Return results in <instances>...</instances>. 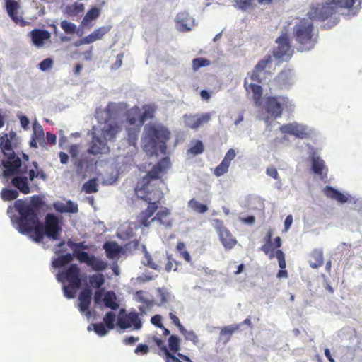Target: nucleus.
Masks as SVG:
<instances>
[{"label":"nucleus","instance_id":"obj_1","mask_svg":"<svg viewBox=\"0 0 362 362\" xmlns=\"http://www.w3.org/2000/svg\"><path fill=\"white\" fill-rule=\"evenodd\" d=\"M7 213L18 231L28 235L36 243H40L45 235L53 240H59L62 229L59 219L54 215L48 214L42 224L37 210L22 199L16 200L13 207L9 206Z\"/></svg>","mask_w":362,"mask_h":362},{"label":"nucleus","instance_id":"obj_2","mask_svg":"<svg viewBox=\"0 0 362 362\" xmlns=\"http://www.w3.org/2000/svg\"><path fill=\"white\" fill-rule=\"evenodd\" d=\"M108 113L115 117L122 129H124L129 143L135 146L140 127L149 118L153 117L154 108L151 105H145L143 112L138 107L127 110L124 103H110Z\"/></svg>","mask_w":362,"mask_h":362},{"label":"nucleus","instance_id":"obj_3","mask_svg":"<svg viewBox=\"0 0 362 362\" xmlns=\"http://www.w3.org/2000/svg\"><path fill=\"white\" fill-rule=\"evenodd\" d=\"M0 148L4 156V159L1 163L4 168L3 176L7 180H10L11 185L21 193H30L33 188L29 186L28 178L23 173L27 171V167L22 168V161L13 151L7 134L0 136Z\"/></svg>","mask_w":362,"mask_h":362},{"label":"nucleus","instance_id":"obj_4","mask_svg":"<svg viewBox=\"0 0 362 362\" xmlns=\"http://www.w3.org/2000/svg\"><path fill=\"white\" fill-rule=\"evenodd\" d=\"M105 117V122L98 127H93L90 135L92 140L89 144L88 152L93 155L106 153L109 151V141L115 139L117 134L122 130L115 117L108 113V107L105 112L98 115V118Z\"/></svg>","mask_w":362,"mask_h":362},{"label":"nucleus","instance_id":"obj_5","mask_svg":"<svg viewBox=\"0 0 362 362\" xmlns=\"http://www.w3.org/2000/svg\"><path fill=\"white\" fill-rule=\"evenodd\" d=\"M169 131L160 125L146 124L141 138L143 148L150 156L165 154Z\"/></svg>","mask_w":362,"mask_h":362},{"label":"nucleus","instance_id":"obj_6","mask_svg":"<svg viewBox=\"0 0 362 362\" xmlns=\"http://www.w3.org/2000/svg\"><path fill=\"white\" fill-rule=\"evenodd\" d=\"M293 33L298 43V50L306 52L312 49L317 39V33L313 28V20L308 16L300 19L295 25Z\"/></svg>","mask_w":362,"mask_h":362},{"label":"nucleus","instance_id":"obj_7","mask_svg":"<svg viewBox=\"0 0 362 362\" xmlns=\"http://www.w3.org/2000/svg\"><path fill=\"white\" fill-rule=\"evenodd\" d=\"M57 279L63 284L62 290L64 296L69 299L74 298L76 291L81 285L78 267L73 264L66 270L60 271L57 274Z\"/></svg>","mask_w":362,"mask_h":362},{"label":"nucleus","instance_id":"obj_8","mask_svg":"<svg viewBox=\"0 0 362 362\" xmlns=\"http://www.w3.org/2000/svg\"><path fill=\"white\" fill-rule=\"evenodd\" d=\"M159 182L158 178H151L146 175L137 182L135 192L138 198L144 199L148 203H157L163 197V192L156 187Z\"/></svg>","mask_w":362,"mask_h":362},{"label":"nucleus","instance_id":"obj_9","mask_svg":"<svg viewBox=\"0 0 362 362\" xmlns=\"http://www.w3.org/2000/svg\"><path fill=\"white\" fill-rule=\"evenodd\" d=\"M339 12V11L337 10L334 4H332V1L329 3L317 4L311 8L307 16L312 20H325L330 18L331 24L329 25L330 28L338 23L339 17L337 13Z\"/></svg>","mask_w":362,"mask_h":362},{"label":"nucleus","instance_id":"obj_10","mask_svg":"<svg viewBox=\"0 0 362 362\" xmlns=\"http://www.w3.org/2000/svg\"><path fill=\"white\" fill-rule=\"evenodd\" d=\"M143 322L135 311L126 313L124 309H121L117 317V325L120 329H131L139 330L142 327Z\"/></svg>","mask_w":362,"mask_h":362},{"label":"nucleus","instance_id":"obj_11","mask_svg":"<svg viewBox=\"0 0 362 362\" xmlns=\"http://www.w3.org/2000/svg\"><path fill=\"white\" fill-rule=\"evenodd\" d=\"M266 111L270 117L276 119L281 115L283 108L288 107L291 102L284 96L268 97L266 99Z\"/></svg>","mask_w":362,"mask_h":362},{"label":"nucleus","instance_id":"obj_12","mask_svg":"<svg viewBox=\"0 0 362 362\" xmlns=\"http://www.w3.org/2000/svg\"><path fill=\"white\" fill-rule=\"evenodd\" d=\"M280 131L284 134L293 135L299 139H307L314 134V130L304 124L298 122H291L280 127Z\"/></svg>","mask_w":362,"mask_h":362},{"label":"nucleus","instance_id":"obj_13","mask_svg":"<svg viewBox=\"0 0 362 362\" xmlns=\"http://www.w3.org/2000/svg\"><path fill=\"white\" fill-rule=\"evenodd\" d=\"M276 43L277 47L274 49V57L283 61H288L291 57L293 49L290 45L287 34L279 36L276 40Z\"/></svg>","mask_w":362,"mask_h":362},{"label":"nucleus","instance_id":"obj_14","mask_svg":"<svg viewBox=\"0 0 362 362\" xmlns=\"http://www.w3.org/2000/svg\"><path fill=\"white\" fill-rule=\"evenodd\" d=\"M94 303L100 305L102 303H104L105 307L109 308L113 310H117L119 305L117 300L116 294L113 291H107L105 293L103 290L95 291L93 297Z\"/></svg>","mask_w":362,"mask_h":362},{"label":"nucleus","instance_id":"obj_15","mask_svg":"<svg viewBox=\"0 0 362 362\" xmlns=\"http://www.w3.org/2000/svg\"><path fill=\"white\" fill-rule=\"evenodd\" d=\"M19 1L20 0H6V11L8 16L16 23L21 26H25L29 23L22 18Z\"/></svg>","mask_w":362,"mask_h":362},{"label":"nucleus","instance_id":"obj_16","mask_svg":"<svg viewBox=\"0 0 362 362\" xmlns=\"http://www.w3.org/2000/svg\"><path fill=\"white\" fill-rule=\"evenodd\" d=\"M183 118L186 126L197 129L203 124L208 123L211 120V115L210 113L206 112L202 115H185Z\"/></svg>","mask_w":362,"mask_h":362},{"label":"nucleus","instance_id":"obj_17","mask_svg":"<svg viewBox=\"0 0 362 362\" xmlns=\"http://www.w3.org/2000/svg\"><path fill=\"white\" fill-rule=\"evenodd\" d=\"M78 256L81 262L86 263L95 271L103 272L107 269V263L98 257L90 256L87 252H80Z\"/></svg>","mask_w":362,"mask_h":362},{"label":"nucleus","instance_id":"obj_18","mask_svg":"<svg viewBox=\"0 0 362 362\" xmlns=\"http://www.w3.org/2000/svg\"><path fill=\"white\" fill-rule=\"evenodd\" d=\"M175 21L177 30L181 32L190 30L194 25V19L185 11L179 13Z\"/></svg>","mask_w":362,"mask_h":362},{"label":"nucleus","instance_id":"obj_19","mask_svg":"<svg viewBox=\"0 0 362 362\" xmlns=\"http://www.w3.org/2000/svg\"><path fill=\"white\" fill-rule=\"evenodd\" d=\"M32 43L37 48L43 47L45 42L51 38V33L45 30L34 29L29 33Z\"/></svg>","mask_w":362,"mask_h":362},{"label":"nucleus","instance_id":"obj_20","mask_svg":"<svg viewBox=\"0 0 362 362\" xmlns=\"http://www.w3.org/2000/svg\"><path fill=\"white\" fill-rule=\"evenodd\" d=\"M270 61L271 57H269L268 59L261 60L258 62L251 74L250 80L252 81L261 83L265 79L267 73L264 71V69Z\"/></svg>","mask_w":362,"mask_h":362},{"label":"nucleus","instance_id":"obj_21","mask_svg":"<svg viewBox=\"0 0 362 362\" xmlns=\"http://www.w3.org/2000/svg\"><path fill=\"white\" fill-rule=\"evenodd\" d=\"M276 81L285 88H289L296 82V76L293 71L287 69L281 71L276 76Z\"/></svg>","mask_w":362,"mask_h":362},{"label":"nucleus","instance_id":"obj_22","mask_svg":"<svg viewBox=\"0 0 362 362\" xmlns=\"http://www.w3.org/2000/svg\"><path fill=\"white\" fill-rule=\"evenodd\" d=\"M92 294L93 293L90 288H86L80 293L78 296L79 310L81 313H85L86 311H87L86 315L88 317L90 314V312L88 311V309L90 304Z\"/></svg>","mask_w":362,"mask_h":362},{"label":"nucleus","instance_id":"obj_23","mask_svg":"<svg viewBox=\"0 0 362 362\" xmlns=\"http://www.w3.org/2000/svg\"><path fill=\"white\" fill-rule=\"evenodd\" d=\"M157 296L160 299L158 306L172 310L171 303L174 302L175 297L167 288H158Z\"/></svg>","mask_w":362,"mask_h":362},{"label":"nucleus","instance_id":"obj_24","mask_svg":"<svg viewBox=\"0 0 362 362\" xmlns=\"http://www.w3.org/2000/svg\"><path fill=\"white\" fill-rule=\"evenodd\" d=\"M112 29V25H105L94 30L90 35L84 37L85 42L93 43L95 41L102 40L103 37Z\"/></svg>","mask_w":362,"mask_h":362},{"label":"nucleus","instance_id":"obj_25","mask_svg":"<svg viewBox=\"0 0 362 362\" xmlns=\"http://www.w3.org/2000/svg\"><path fill=\"white\" fill-rule=\"evenodd\" d=\"M170 166V160L168 158H163L160 162L154 165L153 168L146 174L151 178H159V174Z\"/></svg>","mask_w":362,"mask_h":362},{"label":"nucleus","instance_id":"obj_26","mask_svg":"<svg viewBox=\"0 0 362 362\" xmlns=\"http://www.w3.org/2000/svg\"><path fill=\"white\" fill-rule=\"evenodd\" d=\"M324 192L326 196L337 201L339 203L343 204L348 201L347 195L342 194L341 192L332 187L327 186L324 189Z\"/></svg>","mask_w":362,"mask_h":362},{"label":"nucleus","instance_id":"obj_27","mask_svg":"<svg viewBox=\"0 0 362 362\" xmlns=\"http://www.w3.org/2000/svg\"><path fill=\"white\" fill-rule=\"evenodd\" d=\"M148 208L142 213L141 220V223L145 227H149L151 223H153V221H151V219L149 220V218L153 215V214L156 212V211L158 209L157 204L156 203H148Z\"/></svg>","mask_w":362,"mask_h":362},{"label":"nucleus","instance_id":"obj_28","mask_svg":"<svg viewBox=\"0 0 362 362\" xmlns=\"http://www.w3.org/2000/svg\"><path fill=\"white\" fill-rule=\"evenodd\" d=\"M103 248L110 259L118 257L122 251V247L116 242H107L104 244Z\"/></svg>","mask_w":362,"mask_h":362},{"label":"nucleus","instance_id":"obj_29","mask_svg":"<svg viewBox=\"0 0 362 362\" xmlns=\"http://www.w3.org/2000/svg\"><path fill=\"white\" fill-rule=\"evenodd\" d=\"M100 10L97 7L90 9L83 18L81 25L90 28L93 26V21L95 20L100 15Z\"/></svg>","mask_w":362,"mask_h":362},{"label":"nucleus","instance_id":"obj_30","mask_svg":"<svg viewBox=\"0 0 362 362\" xmlns=\"http://www.w3.org/2000/svg\"><path fill=\"white\" fill-rule=\"evenodd\" d=\"M356 0H332V4H334L337 10L346 9L349 11H351L352 14L355 15L358 8L354 6Z\"/></svg>","mask_w":362,"mask_h":362},{"label":"nucleus","instance_id":"obj_31","mask_svg":"<svg viewBox=\"0 0 362 362\" xmlns=\"http://www.w3.org/2000/svg\"><path fill=\"white\" fill-rule=\"evenodd\" d=\"M311 162L312 169L316 175H322L324 173V171L325 174L326 175L327 168L325 167L324 160L321 158L313 154L311 158Z\"/></svg>","mask_w":362,"mask_h":362},{"label":"nucleus","instance_id":"obj_32","mask_svg":"<svg viewBox=\"0 0 362 362\" xmlns=\"http://www.w3.org/2000/svg\"><path fill=\"white\" fill-rule=\"evenodd\" d=\"M218 235L222 244L226 248L230 249L236 244V240L227 229H221Z\"/></svg>","mask_w":362,"mask_h":362},{"label":"nucleus","instance_id":"obj_33","mask_svg":"<svg viewBox=\"0 0 362 362\" xmlns=\"http://www.w3.org/2000/svg\"><path fill=\"white\" fill-rule=\"evenodd\" d=\"M240 325H231L229 326L224 327L220 332V340L223 341L224 344H226L231 335L239 329Z\"/></svg>","mask_w":362,"mask_h":362},{"label":"nucleus","instance_id":"obj_34","mask_svg":"<svg viewBox=\"0 0 362 362\" xmlns=\"http://www.w3.org/2000/svg\"><path fill=\"white\" fill-rule=\"evenodd\" d=\"M312 259L310 260V266L313 269H317L323 264V252L320 249H315L311 253Z\"/></svg>","mask_w":362,"mask_h":362},{"label":"nucleus","instance_id":"obj_35","mask_svg":"<svg viewBox=\"0 0 362 362\" xmlns=\"http://www.w3.org/2000/svg\"><path fill=\"white\" fill-rule=\"evenodd\" d=\"M170 214V211L166 208L160 210L156 215L151 218V221L154 223H159L160 225L165 226L166 227H171L172 223L170 222H165L164 218H165Z\"/></svg>","mask_w":362,"mask_h":362},{"label":"nucleus","instance_id":"obj_36","mask_svg":"<svg viewBox=\"0 0 362 362\" xmlns=\"http://www.w3.org/2000/svg\"><path fill=\"white\" fill-rule=\"evenodd\" d=\"M271 0H234L235 6L241 9H247L252 5H256V4H267L270 2Z\"/></svg>","mask_w":362,"mask_h":362},{"label":"nucleus","instance_id":"obj_37","mask_svg":"<svg viewBox=\"0 0 362 362\" xmlns=\"http://www.w3.org/2000/svg\"><path fill=\"white\" fill-rule=\"evenodd\" d=\"M244 86L247 90H251V91L254 93V98L255 100H258L262 94V87L258 85L253 83H248V80L246 78L245 80Z\"/></svg>","mask_w":362,"mask_h":362},{"label":"nucleus","instance_id":"obj_38","mask_svg":"<svg viewBox=\"0 0 362 362\" xmlns=\"http://www.w3.org/2000/svg\"><path fill=\"white\" fill-rule=\"evenodd\" d=\"M33 137L37 139L40 144H44L45 143V140H44L45 133H44L42 127L38 123V122L36 119L35 120V122L33 123Z\"/></svg>","mask_w":362,"mask_h":362},{"label":"nucleus","instance_id":"obj_39","mask_svg":"<svg viewBox=\"0 0 362 362\" xmlns=\"http://www.w3.org/2000/svg\"><path fill=\"white\" fill-rule=\"evenodd\" d=\"M73 260V255L70 253H67L64 255H61L58 258L52 259V266L54 267H62Z\"/></svg>","mask_w":362,"mask_h":362},{"label":"nucleus","instance_id":"obj_40","mask_svg":"<svg viewBox=\"0 0 362 362\" xmlns=\"http://www.w3.org/2000/svg\"><path fill=\"white\" fill-rule=\"evenodd\" d=\"M141 248L142 251L144 252V258L142 260L143 264L155 270L159 271L160 267L153 262L151 256L146 250V246L144 245H141Z\"/></svg>","mask_w":362,"mask_h":362},{"label":"nucleus","instance_id":"obj_41","mask_svg":"<svg viewBox=\"0 0 362 362\" xmlns=\"http://www.w3.org/2000/svg\"><path fill=\"white\" fill-rule=\"evenodd\" d=\"M38 177H40L43 180H46L47 178L46 173L42 168L40 170H38L35 173L33 170H28V177H27L28 182H29V180L32 182L34 180L35 178H37ZM28 184H29V186L31 188H33V191L31 192H33L35 189L37 187L36 186H30L29 182H28Z\"/></svg>","mask_w":362,"mask_h":362},{"label":"nucleus","instance_id":"obj_42","mask_svg":"<svg viewBox=\"0 0 362 362\" xmlns=\"http://www.w3.org/2000/svg\"><path fill=\"white\" fill-rule=\"evenodd\" d=\"M133 235V230L129 225L122 226L117 230V236L122 240H127Z\"/></svg>","mask_w":362,"mask_h":362},{"label":"nucleus","instance_id":"obj_43","mask_svg":"<svg viewBox=\"0 0 362 362\" xmlns=\"http://www.w3.org/2000/svg\"><path fill=\"white\" fill-rule=\"evenodd\" d=\"M188 207L200 214H204L208 210V206L206 204H201L194 199L189 200Z\"/></svg>","mask_w":362,"mask_h":362},{"label":"nucleus","instance_id":"obj_44","mask_svg":"<svg viewBox=\"0 0 362 362\" xmlns=\"http://www.w3.org/2000/svg\"><path fill=\"white\" fill-rule=\"evenodd\" d=\"M103 320L109 329H113L115 328L116 315L112 311L107 312L104 316Z\"/></svg>","mask_w":362,"mask_h":362},{"label":"nucleus","instance_id":"obj_45","mask_svg":"<svg viewBox=\"0 0 362 362\" xmlns=\"http://www.w3.org/2000/svg\"><path fill=\"white\" fill-rule=\"evenodd\" d=\"M168 346L170 350L177 352L180 349V339L176 335H171L168 339Z\"/></svg>","mask_w":362,"mask_h":362},{"label":"nucleus","instance_id":"obj_46","mask_svg":"<svg viewBox=\"0 0 362 362\" xmlns=\"http://www.w3.org/2000/svg\"><path fill=\"white\" fill-rule=\"evenodd\" d=\"M18 192L12 189L4 188L2 189L1 196L4 200H13L18 197Z\"/></svg>","mask_w":362,"mask_h":362},{"label":"nucleus","instance_id":"obj_47","mask_svg":"<svg viewBox=\"0 0 362 362\" xmlns=\"http://www.w3.org/2000/svg\"><path fill=\"white\" fill-rule=\"evenodd\" d=\"M89 281L93 287L99 288L105 282L104 276L100 274H94L90 277Z\"/></svg>","mask_w":362,"mask_h":362},{"label":"nucleus","instance_id":"obj_48","mask_svg":"<svg viewBox=\"0 0 362 362\" xmlns=\"http://www.w3.org/2000/svg\"><path fill=\"white\" fill-rule=\"evenodd\" d=\"M83 189L88 194L98 192V184L96 180L92 179L86 182L83 186Z\"/></svg>","mask_w":362,"mask_h":362},{"label":"nucleus","instance_id":"obj_49","mask_svg":"<svg viewBox=\"0 0 362 362\" xmlns=\"http://www.w3.org/2000/svg\"><path fill=\"white\" fill-rule=\"evenodd\" d=\"M68 245L73 250V255H74L78 259V254L80 252H85L83 249L86 248V246L84 245L83 243H74L72 242L69 241Z\"/></svg>","mask_w":362,"mask_h":362},{"label":"nucleus","instance_id":"obj_50","mask_svg":"<svg viewBox=\"0 0 362 362\" xmlns=\"http://www.w3.org/2000/svg\"><path fill=\"white\" fill-rule=\"evenodd\" d=\"M230 163L223 160L221 163L215 168L214 174L216 177H220L228 171Z\"/></svg>","mask_w":362,"mask_h":362},{"label":"nucleus","instance_id":"obj_51","mask_svg":"<svg viewBox=\"0 0 362 362\" xmlns=\"http://www.w3.org/2000/svg\"><path fill=\"white\" fill-rule=\"evenodd\" d=\"M180 332L184 335L185 339L192 341L194 344L199 342L198 337L194 331L187 330L183 327Z\"/></svg>","mask_w":362,"mask_h":362},{"label":"nucleus","instance_id":"obj_52","mask_svg":"<svg viewBox=\"0 0 362 362\" xmlns=\"http://www.w3.org/2000/svg\"><path fill=\"white\" fill-rule=\"evenodd\" d=\"M61 28L68 34L74 33L76 31V25L66 20H63L60 23Z\"/></svg>","mask_w":362,"mask_h":362},{"label":"nucleus","instance_id":"obj_53","mask_svg":"<svg viewBox=\"0 0 362 362\" xmlns=\"http://www.w3.org/2000/svg\"><path fill=\"white\" fill-rule=\"evenodd\" d=\"M135 298L136 300L146 304L148 308H151L153 305V302L146 296L145 293L142 291L136 293Z\"/></svg>","mask_w":362,"mask_h":362},{"label":"nucleus","instance_id":"obj_54","mask_svg":"<svg viewBox=\"0 0 362 362\" xmlns=\"http://www.w3.org/2000/svg\"><path fill=\"white\" fill-rule=\"evenodd\" d=\"M93 327L95 332L100 337L107 335L110 330L107 327L106 325L103 323L94 324L93 325Z\"/></svg>","mask_w":362,"mask_h":362},{"label":"nucleus","instance_id":"obj_55","mask_svg":"<svg viewBox=\"0 0 362 362\" xmlns=\"http://www.w3.org/2000/svg\"><path fill=\"white\" fill-rule=\"evenodd\" d=\"M209 64V61L203 58H195L192 61V68L194 71H197L200 67L206 66Z\"/></svg>","mask_w":362,"mask_h":362},{"label":"nucleus","instance_id":"obj_56","mask_svg":"<svg viewBox=\"0 0 362 362\" xmlns=\"http://www.w3.org/2000/svg\"><path fill=\"white\" fill-rule=\"evenodd\" d=\"M204 151V145L201 141H195L194 144L188 150L194 156L200 154Z\"/></svg>","mask_w":362,"mask_h":362},{"label":"nucleus","instance_id":"obj_57","mask_svg":"<svg viewBox=\"0 0 362 362\" xmlns=\"http://www.w3.org/2000/svg\"><path fill=\"white\" fill-rule=\"evenodd\" d=\"M52 64V59L51 58H46L39 64V68L41 71H45L49 69Z\"/></svg>","mask_w":362,"mask_h":362},{"label":"nucleus","instance_id":"obj_58","mask_svg":"<svg viewBox=\"0 0 362 362\" xmlns=\"http://www.w3.org/2000/svg\"><path fill=\"white\" fill-rule=\"evenodd\" d=\"M275 255L278 259L279 267L281 269H284L286 267V262H285L284 253L283 252V251L281 250H278L276 252Z\"/></svg>","mask_w":362,"mask_h":362},{"label":"nucleus","instance_id":"obj_59","mask_svg":"<svg viewBox=\"0 0 362 362\" xmlns=\"http://www.w3.org/2000/svg\"><path fill=\"white\" fill-rule=\"evenodd\" d=\"M68 213L75 214L78 211V206L76 202L69 200L66 202Z\"/></svg>","mask_w":362,"mask_h":362},{"label":"nucleus","instance_id":"obj_60","mask_svg":"<svg viewBox=\"0 0 362 362\" xmlns=\"http://www.w3.org/2000/svg\"><path fill=\"white\" fill-rule=\"evenodd\" d=\"M148 346L146 344H140L134 350L136 354H146L148 352Z\"/></svg>","mask_w":362,"mask_h":362},{"label":"nucleus","instance_id":"obj_61","mask_svg":"<svg viewBox=\"0 0 362 362\" xmlns=\"http://www.w3.org/2000/svg\"><path fill=\"white\" fill-rule=\"evenodd\" d=\"M235 156H236V153H235V150L233 148H230L227 151V153L225 155V157L223 160H224L225 161H226L230 164L231 161L235 158Z\"/></svg>","mask_w":362,"mask_h":362},{"label":"nucleus","instance_id":"obj_62","mask_svg":"<svg viewBox=\"0 0 362 362\" xmlns=\"http://www.w3.org/2000/svg\"><path fill=\"white\" fill-rule=\"evenodd\" d=\"M54 208L55 209L56 211L60 213H68L66 207V203H63L61 202H54Z\"/></svg>","mask_w":362,"mask_h":362},{"label":"nucleus","instance_id":"obj_63","mask_svg":"<svg viewBox=\"0 0 362 362\" xmlns=\"http://www.w3.org/2000/svg\"><path fill=\"white\" fill-rule=\"evenodd\" d=\"M266 174L275 180H279V174L274 167H268L266 170Z\"/></svg>","mask_w":362,"mask_h":362},{"label":"nucleus","instance_id":"obj_64","mask_svg":"<svg viewBox=\"0 0 362 362\" xmlns=\"http://www.w3.org/2000/svg\"><path fill=\"white\" fill-rule=\"evenodd\" d=\"M161 320H162V316L160 315H155L151 319V322L153 325H155L159 328H163V325L161 323Z\"/></svg>","mask_w":362,"mask_h":362}]
</instances>
